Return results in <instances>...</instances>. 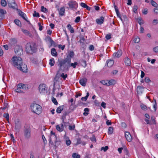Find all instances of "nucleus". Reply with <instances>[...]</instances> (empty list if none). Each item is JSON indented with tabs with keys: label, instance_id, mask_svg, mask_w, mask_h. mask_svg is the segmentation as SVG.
I'll return each instance as SVG.
<instances>
[{
	"label": "nucleus",
	"instance_id": "nucleus-1",
	"mask_svg": "<svg viewBox=\"0 0 158 158\" xmlns=\"http://www.w3.org/2000/svg\"><path fill=\"white\" fill-rule=\"evenodd\" d=\"M71 60V58L67 57L64 60L59 61L58 65L59 66L60 69L63 66L64 69L68 70L70 67Z\"/></svg>",
	"mask_w": 158,
	"mask_h": 158
},
{
	"label": "nucleus",
	"instance_id": "nucleus-2",
	"mask_svg": "<svg viewBox=\"0 0 158 158\" xmlns=\"http://www.w3.org/2000/svg\"><path fill=\"white\" fill-rule=\"evenodd\" d=\"M32 111L37 114H40L42 111V108L40 105L36 103H33L31 105Z\"/></svg>",
	"mask_w": 158,
	"mask_h": 158
},
{
	"label": "nucleus",
	"instance_id": "nucleus-3",
	"mask_svg": "<svg viewBox=\"0 0 158 158\" xmlns=\"http://www.w3.org/2000/svg\"><path fill=\"white\" fill-rule=\"evenodd\" d=\"M35 44L34 43H27L26 46V51L27 52L32 53L35 52Z\"/></svg>",
	"mask_w": 158,
	"mask_h": 158
},
{
	"label": "nucleus",
	"instance_id": "nucleus-4",
	"mask_svg": "<svg viewBox=\"0 0 158 158\" xmlns=\"http://www.w3.org/2000/svg\"><path fill=\"white\" fill-rule=\"evenodd\" d=\"M11 61L14 65L17 68H19L20 65L23 63L22 58L19 57L14 56L11 59Z\"/></svg>",
	"mask_w": 158,
	"mask_h": 158
},
{
	"label": "nucleus",
	"instance_id": "nucleus-5",
	"mask_svg": "<svg viewBox=\"0 0 158 158\" xmlns=\"http://www.w3.org/2000/svg\"><path fill=\"white\" fill-rule=\"evenodd\" d=\"M23 134L25 138L27 139H29L31 137V129L29 125H26L23 129Z\"/></svg>",
	"mask_w": 158,
	"mask_h": 158
},
{
	"label": "nucleus",
	"instance_id": "nucleus-6",
	"mask_svg": "<svg viewBox=\"0 0 158 158\" xmlns=\"http://www.w3.org/2000/svg\"><path fill=\"white\" fill-rule=\"evenodd\" d=\"M15 54L18 55L20 56L23 54V51L22 47L16 45L15 48Z\"/></svg>",
	"mask_w": 158,
	"mask_h": 158
},
{
	"label": "nucleus",
	"instance_id": "nucleus-7",
	"mask_svg": "<svg viewBox=\"0 0 158 158\" xmlns=\"http://www.w3.org/2000/svg\"><path fill=\"white\" fill-rule=\"evenodd\" d=\"M8 5L9 7L13 9H17L18 6L15 0H8Z\"/></svg>",
	"mask_w": 158,
	"mask_h": 158
},
{
	"label": "nucleus",
	"instance_id": "nucleus-8",
	"mask_svg": "<svg viewBox=\"0 0 158 158\" xmlns=\"http://www.w3.org/2000/svg\"><path fill=\"white\" fill-rule=\"evenodd\" d=\"M39 91L41 94H44L47 90L46 85L44 84L40 85L39 86Z\"/></svg>",
	"mask_w": 158,
	"mask_h": 158
},
{
	"label": "nucleus",
	"instance_id": "nucleus-9",
	"mask_svg": "<svg viewBox=\"0 0 158 158\" xmlns=\"http://www.w3.org/2000/svg\"><path fill=\"white\" fill-rule=\"evenodd\" d=\"M69 8L72 9H75L77 8V3L74 1H71L68 3Z\"/></svg>",
	"mask_w": 158,
	"mask_h": 158
},
{
	"label": "nucleus",
	"instance_id": "nucleus-10",
	"mask_svg": "<svg viewBox=\"0 0 158 158\" xmlns=\"http://www.w3.org/2000/svg\"><path fill=\"white\" fill-rule=\"evenodd\" d=\"M23 72L27 73V65L23 62L20 65L19 68H17Z\"/></svg>",
	"mask_w": 158,
	"mask_h": 158
},
{
	"label": "nucleus",
	"instance_id": "nucleus-11",
	"mask_svg": "<svg viewBox=\"0 0 158 158\" xmlns=\"http://www.w3.org/2000/svg\"><path fill=\"white\" fill-rule=\"evenodd\" d=\"M18 13L19 15L21 17L24 19L27 22L28 21L27 20V18L26 15L23 12H22L21 10H18Z\"/></svg>",
	"mask_w": 158,
	"mask_h": 158
},
{
	"label": "nucleus",
	"instance_id": "nucleus-12",
	"mask_svg": "<svg viewBox=\"0 0 158 158\" xmlns=\"http://www.w3.org/2000/svg\"><path fill=\"white\" fill-rule=\"evenodd\" d=\"M21 127V124L19 121L15 122V129L16 130V132H19V129Z\"/></svg>",
	"mask_w": 158,
	"mask_h": 158
},
{
	"label": "nucleus",
	"instance_id": "nucleus-13",
	"mask_svg": "<svg viewBox=\"0 0 158 158\" xmlns=\"http://www.w3.org/2000/svg\"><path fill=\"white\" fill-rule=\"evenodd\" d=\"M125 136L128 142H131L132 140L131 136L130 133L128 132H126L125 133Z\"/></svg>",
	"mask_w": 158,
	"mask_h": 158
},
{
	"label": "nucleus",
	"instance_id": "nucleus-14",
	"mask_svg": "<svg viewBox=\"0 0 158 158\" xmlns=\"http://www.w3.org/2000/svg\"><path fill=\"white\" fill-rule=\"evenodd\" d=\"M122 54V51L121 50H118L117 52H115L113 54V56L114 58L119 57Z\"/></svg>",
	"mask_w": 158,
	"mask_h": 158
},
{
	"label": "nucleus",
	"instance_id": "nucleus-15",
	"mask_svg": "<svg viewBox=\"0 0 158 158\" xmlns=\"http://www.w3.org/2000/svg\"><path fill=\"white\" fill-rule=\"evenodd\" d=\"M143 87L138 86L137 88V94H139L143 93L144 91Z\"/></svg>",
	"mask_w": 158,
	"mask_h": 158
},
{
	"label": "nucleus",
	"instance_id": "nucleus-16",
	"mask_svg": "<svg viewBox=\"0 0 158 158\" xmlns=\"http://www.w3.org/2000/svg\"><path fill=\"white\" fill-rule=\"evenodd\" d=\"M124 63L127 66H130L131 64V62L130 59L127 57H126L125 58Z\"/></svg>",
	"mask_w": 158,
	"mask_h": 158
},
{
	"label": "nucleus",
	"instance_id": "nucleus-17",
	"mask_svg": "<svg viewBox=\"0 0 158 158\" xmlns=\"http://www.w3.org/2000/svg\"><path fill=\"white\" fill-rule=\"evenodd\" d=\"M87 79L86 78H84L80 79L79 81V83L82 85L83 86H85L86 83Z\"/></svg>",
	"mask_w": 158,
	"mask_h": 158
},
{
	"label": "nucleus",
	"instance_id": "nucleus-18",
	"mask_svg": "<svg viewBox=\"0 0 158 158\" xmlns=\"http://www.w3.org/2000/svg\"><path fill=\"white\" fill-rule=\"evenodd\" d=\"M97 23L99 24H102L104 21V18L103 16H101L99 19H96Z\"/></svg>",
	"mask_w": 158,
	"mask_h": 158
},
{
	"label": "nucleus",
	"instance_id": "nucleus-19",
	"mask_svg": "<svg viewBox=\"0 0 158 158\" xmlns=\"http://www.w3.org/2000/svg\"><path fill=\"white\" fill-rule=\"evenodd\" d=\"M56 130L59 132L62 131L64 130L63 124H60V126L59 125H57L56 126Z\"/></svg>",
	"mask_w": 158,
	"mask_h": 158
},
{
	"label": "nucleus",
	"instance_id": "nucleus-20",
	"mask_svg": "<svg viewBox=\"0 0 158 158\" xmlns=\"http://www.w3.org/2000/svg\"><path fill=\"white\" fill-rule=\"evenodd\" d=\"M114 9H115V12L117 14V16L118 17H119L122 21V19L121 18V15L119 12V10L118 9V7L114 5Z\"/></svg>",
	"mask_w": 158,
	"mask_h": 158
},
{
	"label": "nucleus",
	"instance_id": "nucleus-21",
	"mask_svg": "<svg viewBox=\"0 0 158 158\" xmlns=\"http://www.w3.org/2000/svg\"><path fill=\"white\" fill-rule=\"evenodd\" d=\"M52 139H54L55 141H56V137L55 133L53 132L52 131H51L50 134V141H51Z\"/></svg>",
	"mask_w": 158,
	"mask_h": 158
},
{
	"label": "nucleus",
	"instance_id": "nucleus-22",
	"mask_svg": "<svg viewBox=\"0 0 158 158\" xmlns=\"http://www.w3.org/2000/svg\"><path fill=\"white\" fill-rule=\"evenodd\" d=\"M80 144H81L82 145H84L86 143L85 141H81L80 138H78L77 139V143L76 145H77Z\"/></svg>",
	"mask_w": 158,
	"mask_h": 158
},
{
	"label": "nucleus",
	"instance_id": "nucleus-23",
	"mask_svg": "<svg viewBox=\"0 0 158 158\" xmlns=\"http://www.w3.org/2000/svg\"><path fill=\"white\" fill-rule=\"evenodd\" d=\"M59 15L61 16H63L64 14L65 9L64 7H63L59 10Z\"/></svg>",
	"mask_w": 158,
	"mask_h": 158
},
{
	"label": "nucleus",
	"instance_id": "nucleus-24",
	"mask_svg": "<svg viewBox=\"0 0 158 158\" xmlns=\"http://www.w3.org/2000/svg\"><path fill=\"white\" fill-rule=\"evenodd\" d=\"M106 63L107 66L109 67H110L113 65L114 62L113 60H107Z\"/></svg>",
	"mask_w": 158,
	"mask_h": 158
},
{
	"label": "nucleus",
	"instance_id": "nucleus-25",
	"mask_svg": "<svg viewBox=\"0 0 158 158\" xmlns=\"http://www.w3.org/2000/svg\"><path fill=\"white\" fill-rule=\"evenodd\" d=\"M10 43L11 45L15 44L17 43V40L15 38H11L10 39Z\"/></svg>",
	"mask_w": 158,
	"mask_h": 158
},
{
	"label": "nucleus",
	"instance_id": "nucleus-26",
	"mask_svg": "<svg viewBox=\"0 0 158 158\" xmlns=\"http://www.w3.org/2000/svg\"><path fill=\"white\" fill-rule=\"evenodd\" d=\"M51 54L52 56H57V53L55 48H53L51 50Z\"/></svg>",
	"mask_w": 158,
	"mask_h": 158
},
{
	"label": "nucleus",
	"instance_id": "nucleus-27",
	"mask_svg": "<svg viewBox=\"0 0 158 158\" xmlns=\"http://www.w3.org/2000/svg\"><path fill=\"white\" fill-rule=\"evenodd\" d=\"M108 81V86L114 85L116 83V81L114 80H110L109 81Z\"/></svg>",
	"mask_w": 158,
	"mask_h": 158
},
{
	"label": "nucleus",
	"instance_id": "nucleus-28",
	"mask_svg": "<svg viewBox=\"0 0 158 158\" xmlns=\"http://www.w3.org/2000/svg\"><path fill=\"white\" fill-rule=\"evenodd\" d=\"M67 27L68 28V29L69 30L71 33H73L74 32V30L73 27L71 26L70 24H68L67 25Z\"/></svg>",
	"mask_w": 158,
	"mask_h": 158
},
{
	"label": "nucleus",
	"instance_id": "nucleus-29",
	"mask_svg": "<svg viewBox=\"0 0 158 158\" xmlns=\"http://www.w3.org/2000/svg\"><path fill=\"white\" fill-rule=\"evenodd\" d=\"M55 63V61L53 58H51L50 59L49 64L51 66H54Z\"/></svg>",
	"mask_w": 158,
	"mask_h": 158
},
{
	"label": "nucleus",
	"instance_id": "nucleus-30",
	"mask_svg": "<svg viewBox=\"0 0 158 158\" xmlns=\"http://www.w3.org/2000/svg\"><path fill=\"white\" fill-rule=\"evenodd\" d=\"M79 62L81 65L83 66L84 67H85L86 66L87 64L86 61L83 60H80Z\"/></svg>",
	"mask_w": 158,
	"mask_h": 158
},
{
	"label": "nucleus",
	"instance_id": "nucleus-31",
	"mask_svg": "<svg viewBox=\"0 0 158 158\" xmlns=\"http://www.w3.org/2000/svg\"><path fill=\"white\" fill-rule=\"evenodd\" d=\"M63 106H60L57 108L56 109V111L58 113H60L63 110Z\"/></svg>",
	"mask_w": 158,
	"mask_h": 158
},
{
	"label": "nucleus",
	"instance_id": "nucleus-32",
	"mask_svg": "<svg viewBox=\"0 0 158 158\" xmlns=\"http://www.w3.org/2000/svg\"><path fill=\"white\" fill-rule=\"evenodd\" d=\"M15 23L18 26H21V25L20 21L18 19H15L14 20Z\"/></svg>",
	"mask_w": 158,
	"mask_h": 158
},
{
	"label": "nucleus",
	"instance_id": "nucleus-33",
	"mask_svg": "<svg viewBox=\"0 0 158 158\" xmlns=\"http://www.w3.org/2000/svg\"><path fill=\"white\" fill-rule=\"evenodd\" d=\"M1 3L2 6L5 7L6 6L7 2L5 0H1Z\"/></svg>",
	"mask_w": 158,
	"mask_h": 158
},
{
	"label": "nucleus",
	"instance_id": "nucleus-34",
	"mask_svg": "<svg viewBox=\"0 0 158 158\" xmlns=\"http://www.w3.org/2000/svg\"><path fill=\"white\" fill-rule=\"evenodd\" d=\"M113 128L112 127H110L108 129V133L109 134H111L113 133Z\"/></svg>",
	"mask_w": 158,
	"mask_h": 158
},
{
	"label": "nucleus",
	"instance_id": "nucleus-35",
	"mask_svg": "<svg viewBox=\"0 0 158 158\" xmlns=\"http://www.w3.org/2000/svg\"><path fill=\"white\" fill-rule=\"evenodd\" d=\"M101 83H102V84L104 85H106L108 86V80H103L101 81Z\"/></svg>",
	"mask_w": 158,
	"mask_h": 158
},
{
	"label": "nucleus",
	"instance_id": "nucleus-36",
	"mask_svg": "<svg viewBox=\"0 0 158 158\" xmlns=\"http://www.w3.org/2000/svg\"><path fill=\"white\" fill-rule=\"evenodd\" d=\"M41 10L42 12H43L44 13H47L48 11V9L45 8L44 6H41Z\"/></svg>",
	"mask_w": 158,
	"mask_h": 158
},
{
	"label": "nucleus",
	"instance_id": "nucleus-37",
	"mask_svg": "<svg viewBox=\"0 0 158 158\" xmlns=\"http://www.w3.org/2000/svg\"><path fill=\"white\" fill-rule=\"evenodd\" d=\"M89 109L88 108H85L84 109V111H85V112L83 113V115L85 116H86L88 115L89 113L88 112L89 111Z\"/></svg>",
	"mask_w": 158,
	"mask_h": 158
},
{
	"label": "nucleus",
	"instance_id": "nucleus-38",
	"mask_svg": "<svg viewBox=\"0 0 158 158\" xmlns=\"http://www.w3.org/2000/svg\"><path fill=\"white\" fill-rule=\"evenodd\" d=\"M89 92H87L86 94V95L85 97H83L81 98V100L82 101L85 100V101H86L88 98V97L89 96Z\"/></svg>",
	"mask_w": 158,
	"mask_h": 158
},
{
	"label": "nucleus",
	"instance_id": "nucleus-39",
	"mask_svg": "<svg viewBox=\"0 0 158 158\" xmlns=\"http://www.w3.org/2000/svg\"><path fill=\"white\" fill-rule=\"evenodd\" d=\"M140 106L141 109L143 110H146L147 109L146 106L143 104H141Z\"/></svg>",
	"mask_w": 158,
	"mask_h": 158
},
{
	"label": "nucleus",
	"instance_id": "nucleus-40",
	"mask_svg": "<svg viewBox=\"0 0 158 158\" xmlns=\"http://www.w3.org/2000/svg\"><path fill=\"white\" fill-rule=\"evenodd\" d=\"M72 156L73 158H80V155L76 153H73V154Z\"/></svg>",
	"mask_w": 158,
	"mask_h": 158
},
{
	"label": "nucleus",
	"instance_id": "nucleus-41",
	"mask_svg": "<svg viewBox=\"0 0 158 158\" xmlns=\"http://www.w3.org/2000/svg\"><path fill=\"white\" fill-rule=\"evenodd\" d=\"M138 23L141 25L142 24H143L144 23V21L141 18H139L138 19Z\"/></svg>",
	"mask_w": 158,
	"mask_h": 158
},
{
	"label": "nucleus",
	"instance_id": "nucleus-42",
	"mask_svg": "<svg viewBox=\"0 0 158 158\" xmlns=\"http://www.w3.org/2000/svg\"><path fill=\"white\" fill-rule=\"evenodd\" d=\"M151 4L154 7H157V3L156 2L154 1L153 0H151Z\"/></svg>",
	"mask_w": 158,
	"mask_h": 158
},
{
	"label": "nucleus",
	"instance_id": "nucleus-43",
	"mask_svg": "<svg viewBox=\"0 0 158 158\" xmlns=\"http://www.w3.org/2000/svg\"><path fill=\"white\" fill-rule=\"evenodd\" d=\"M77 64L78 63L77 62H75L74 63H70V67L71 66L73 67L74 68H75L76 67V66Z\"/></svg>",
	"mask_w": 158,
	"mask_h": 158
},
{
	"label": "nucleus",
	"instance_id": "nucleus-44",
	"mask_svg": "<svg viewBox=\"0 0 158 158\" xmlns=\"http://www.w3.org/2000/svg\"><path fill=\"white\" fill-rule=\"evenodd\" d=\"M75 127V125H73V126L69 125V129L70 130H74Z\"/></svg>",
	"mask_w": 158,
	"mask_h": 158
},
{
	"label": "nucleus",
	"instance_id": "nucleus-45",
	"mask_svg": "<svg viewBox=\"0 0 158 158\" xmlns=\"http://www.w3.org/2000/svg\"><path fill=\"white\" fill-rule=\"evenodd\" d=\"M3 117L5 118L7 121H9V114L8 113H5L3 115Z\"/></svg>",
	"mask_w": 158,
	"mask_h": 158
},
{
	"label": "nucleus",
	"instance_id": "nucleus-46",
	"mask_svg": "<svg viewBox=\"0 0 158 158\" xmlns=\"http://www.w3.org/2000/svg\"><path fill=\"white\" fill-rule=\"evenodd\" d=\"M33 15L34 17H40L39 13L38 12H37L36 11H34V12Z\"/></svg>",
	"mask_w": 158,
	"mask_h": 158
},
{
	"label": "nucleus",
	"instance_id": "nucleus-47",
	"mask_svg": "<svg viewBox=\"0 0 158 158\" xmlns=\"http://www.w3.org/2000/svg\"><path fill=\"white\" fill-rule=\"evenodd\" d=\"M138 6L137 5H135L133 7V11L135 13H137Z\"/></svg>",
	"mask_w": 158,
	"mask_h": 158
},
{
	"label": "nucleus",
	"instance_id": "nucleus-48",
	"mask_svg": "<svg viewBox=\"0 0 158 158\" xmlns=\"http://www.w3.org/2000/svg\"><path fill=\"white\" fill-rule=\"evenodd\" d=\"M6 13V10L0 9V14L5 15Z\"/></svg>",
	"mask_w": 158,
	"mask_h": 158
},
{
	"label": "nucleus",
	"instance_id": "nucleus-49",
	"mask_svg": "<svg viewBox=\"0 0 158 158\" xmlns=\"http://www.w3.org/2000/svg\"><path fill=\"white\" fill-rule=\"evenodd\" d=\"M140 40V39L139 37H136L134 39V41L135 43H138Z\"/></svg>",
	"mask_w": 158,
	"mask_h": 158
},
{
	"label": "nucleus",
	"instance_id": "nucleus-50",
	"mask_svg": "<svg viewBox=\"0 0 158 158\" xmlns=\"http://www.w3.org/2000/svg\"><path fill=\"white\" fill-rule=\"evenodd\" d=\"M24 86V85H23L22 84H19L17 85V87L19 89H23L24 87L23 86Z\"/></svg>",
	"mask_w": 158,
	"mask_h": 158
},
{
	"label": "nucleus",
	"instance_id": "nucleus-51",
	"mask_svg": "<svg viewBox=\"0 0 158 158\" xmlns=\"http://www.w3.org/2000/svg\"><path fill=\"white\" fill-rule=\"evenodd\" d=\"M22 31L23 32L25 35H27L28 34H29V32L27 30L22 29Z\"/></svg>",
	"mask_w": 158,
	"mask_h": 158
},
{
	"label": "nucleus",
	"instance_id": "nucleus-52",
	"mask_svg": "<svg viewBox=\"0 0 158 158\" xmlns=\"http://www.w3.org/2000/svg\"><path fill=\"white\" fill-rule=\"evenodd\" d=\"M61 76L63 78L64 80H65L67 77V75L66 74H64V73H63L61 74Z\"/></svg>",
	"mask_w": 158,
	"mask_h": 158
},
{
	"label": "nucleus",
	"instance_id": "nucleus-53",
	"mask_svg": "<svg viewBox=\"0 0 158 158\" xmlns=\"http://www.w3.org/2000/svg\"><path fill=\"white\" fill-rule=\"evenodd\" d=\"M142 11L143 14L145 15H146L147 14L148 12V9L147 8H145Z\"/></svg>",
	"mask_w": 158,
	"mask_h": 158
},
{
	"label": "nucleus",
	"instance_id": "nucleus-54",
	"mask_svg": "<svg viewBox=\"0 0 158 158\" xmlns=\"http://www.w3.org/2000/svg\"><path fill=\"white\" fill-rule=\"evenodd\" d=\"M15 91L19 93H23V92L21 90V89L17 88L15 89Z\"/></svg>",
	"mask_w": 158,
	"mask_h": 158
},
{
	"label": "nucleus",
	"instance_id": "nucleus-55",
	"mask_svg": "<svg viewBox=\"0 0 158 158\" xmlns=\"http://www.w3.org/2000/svg\"><path fill=\"white\" fill-rule=\"evenodd\" d=\"M52 101L53 103L56 105L58 104V102H57L56 99L54 98H52Z\"/></svg>",
	"mask_w": 158,
	"mask_h": 158
},
{
	"label": "nucleus",
	"instance_id": "nucleus-56",
	"mask_svg": "<svg viewBox=\"0 0 158 158\" xmlns=\"http://www.w3.org/2000/svg\"><path fill=\"white\" fill-rule=\"evenodd\" d=\"M153 11L155 14H158V7H156L154 8Z\"/></svg>",
	"mask_w": 158,
	"mask_h": 158
},
{
	"label": "nucleus",
	"instance_id": "nucleus-57",
	"mask_svg": "<svg viewBox=\"0 0 158 158\" xmlns=\"http://www.w3.org/2000/svg\"><path fill=\"white\" fill-rule=\"evenodd\" d=\"M144 120L147 124H152V122L150 121L149 120H148L147 119H145Z\"/></svg>",
	"mask_w": 158,
	"mask_h": 158
},
{
	"label": "nucleus",
	"instance_id": "nucleus-58",
	"mask_svg": "<svg viewBox=\"0 0 158 158\" xmlns=\"http://www.w3.org/2000/svg\"><path fill=\"white\" fill-rule=\"evenodd\" d=\"M71 143V141L69 139H67L66 140V144L67 146H69Z\"/></svg>",
	"mask_w": 158,
	"mask_h": 158
},
{
	"label": "nucleus",
	"instance_id": "nucleus-59",
	"mask_svg": "<svg viewBox=\"0 0 158 158\" xmlns=\"http://www.w3.org/2000/svg\"><path fill=\"white\" fill-rule=\"evenodd\" d=\"M80 19H81V18H80V17H79V16L77 17H76V19H75L74 22L75 23H78L80 21Z\"/></svg>",
	"mask_w": 158,
	"mask_h": 158
},
{
	"label": "nucleus",
	"instance_id": "nucleus-60",
	"mask_svg": "<svg viewBox=\"0 0 158 158\" xmlns=\"http://www.w3.org/2000/svg\"><path fill=\"white\" fill-rule=\"evenodd\" d=\"M108 149V146H106L105 147H102L101 148V150H103L104 152H106Z\"/></svg>",
	"mask_w": 158,
	"mask_h": 158
},
{
	"label": "nucleus",
	"instance_id": "nucleus-61",
	"mask_svg": "<svg viewBox=\"0 0 158 158\" xmlns=\"http://www.w3.org/2000/svg\"><path fill=\"white\" fill-rule=\"evenodd\" d=\"M106 38L107 40H110L111 38L110 34H107L106 36Z\"/></svg>",
	"mask_w": 158,
	"mask_h": 158
},
{
	"label": "nucleus",
	"instance_id": "nucleus-62",
	"mask_svg": "<svg viewBox=\"0 0 158 158\" xmlns=\"http://www.w3.org/2000/svg\"><path fill=\"white\" fill-rule=\"evenodd\" d=\"M74 55V53L73 51H70V52L69 54V56L70 57H73Z\"/></svg>",
	"mask_w": 158,
	"mask_h": 158
},
{
	"label": "nucleus",
	"instance_id": "nucleus-63",
	"mask_svg": "<svg viewBox=\"0 0 158 158\" xmlns=\"http://www.w3.org/2000/svg\"><path fill=\"white\" fill-rule=\"evenodd\" d=\"M153 51L156 53H158V46L154 47L153 49Z\"/></svg>",
	"mask_w": 158,
	"mask_h": 158
},
{
	"label": "nucleus",
	"instance_id": "nucleus-64",
	"mask_svg": "<svg viewBox=\"0 0 158 158\" xmlns=\"http://www.w3.org/2000/svg\"><path fill=\"white\" fill-rule=\"evenodd\" d=\"M158 23V20L156 19H154L152 22V23L154 25H156Z\"/></svg>",
	"mask_w": 158,
	"mask_h": 158
}]
</instances>
